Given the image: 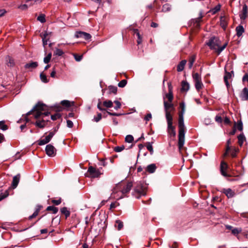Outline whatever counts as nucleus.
<instances>
[{
	"label": "nucleus",
	"instance_id": "64",
	"mask_svg": "<svg viewBox=\"0 0 248 248\" xmlns=\"http://www.w3.org/2000/svg\"><path fill=\"white\" fill-rule=\"evenodd\" d=\"M61 202H62V201H61V199H59V200H53L52 201V202L57 205H59L61 203Z\"/></svg>",
	"mask_w": 248,
	"mask_h": 248
},
{
	"label": "nucleus",
	"instance_id": "30",
	"mask_svg": "<svg viewBox=\"0 0 248 248\" xmlns=\"http://www.w3.org/2000/svg\"><path fill=\"white\" fill-rule=\"evenodd\" d=\"M61 213L65 216L66 218L70 216V212L66 207H63L61 209Z\"/></svg>",
	"mask_w": 248,
	"mask_h": 248
},
{
	"label": "nucleus",
	"instance_id": "58",
	"mask_svg": "<svg viewBox=\"0 0 248 248\" xmlns=\"http://www.w3.org/2000/svg\"><path fill=\"white\" fill-rule=\"evenodd\" d=\"M47 35V34L46 33H45L44 34L43 37H42L43 44L44 46L47 45V40L46 39Z\"/></svg>",
	"mask_w": 248,
	"mask_h": 248
},
{
	"label": "nucleus",
	"instance_id": "47",
	"mask_svg": "<svg viewBox=\"0 0 248 248\" xmlns=\"http://www.w3.org/2000/svg\"><path fill=\"white\" fill-rule=\"evenodd\" d=\"M235 127L239 131H242L243 129V124L242 122H238L235 125Z\"/></svg>",
	"mask_w": 248,
	"mask_h": 248
},
{
	"label": "nucleus",
	"instance_id": "17",
	"mask_svg": "<svg viewBox=\"0 0 248 248\" xmlns=\"http://www.w3.org/2000/svg\"><path fill=\"white\" fill-rule=\"evenodd\" d=\"M38 66V63L37 62H31L27 63L25 65V68L31 70L35 68Z\"/></svg>",
	"mask_w": 248,
	"mask_h": 248
},
{
	"label": "nucleus",
	"instance_id": "21",
	"mask_svg": "<svg viewBox=\"0 0 248 248\" xmlns=\"http://www.w3.org/2000/svg\"><path fill=\"white\" fill-rule=\"evenodd\" d=\"M6 64L9 67H13L15 65L14 60L11 57L7 56L6 57Z\"/></svg>",
	"mask_w": 248,
	"mask_h": 248
},
{
	"label": "nucleus",
	"instance_id": "45",
	"mask_svg": "<svg viewBox=\"0 0 248 248\" xmlns=\"http://www.w3.org/2000/svg\"><path fill=\"white\" fill-rule=\"evenodd\" d=\"M61 104L66 107H69L71 106V103L68 100H63L61 102Z\"/></svg>",
	"mask_w": 248,
	"mask_h": 248
},
{
	"label": "nucleus",
	"instance_id": "62",
	"mask_svg": "<svg viewBox=\"0 0 248 248\" xmlns=\"http://www.w3.org/2000/svg\"><path fill=\"white\" fill-rule=\"evenodd\" d=\"M170 6L168 4H165L162 7V11L164 12H166L168 11H169L170 10Z\"/></svg>",
	"mask_w": 248,
	"mask_h": 248
},
{
	"label": "nucleus",
	"instance_id": "43",
	"mask_svg": "<svg viewBox=\"0 0 248 248\" xmlns=\"http://www.w3.org/2000/svg\"><path fill=\"white\" fill-rule=\"evenodd\" d=\"M193 78L195 82L201 80V77L198 73L194 74L193 75Z\"/></svg>",
	"mask_w": 248,
	"mask_h": 248
},
{
	"label": "nucleus",
	"instance_id": "4",
	"mask_svg": "<svg viewBox=\"0 0 248 248\" xmlns=\"http://www.w3.org/2000/svg\"><path fill=\"white\" fill-rule=\"evenodd\" d=\"M178 146L180 150L183 147L185 143V125L184 120H178Z\"/></svg>",
	"mask_w": 248,
	"mask_h": 248
},
{
	"label": "nucleus",
	"instance_id": "52",
	"mask_svg": "<svg viewBox=\"0 0 248 248\" xmlns=\"http://www.w3.org/2000/svg\"><path fill=\"white\" fill-rule=\"evenodd\" d=\"M126 80L125 79H123L118 83V86L119 87L123 88L126 85Z\"/></svg>",
	"mask_w": 248,
	"mask_h": 248
},
{
	"label": "nucleus",
	"instance_id": "23",
	"mask_svg": "<svg viewBox=\"0 0 248 248\" xmlns=\"http://www.w3.org/2000/svg\"><path fill=\"white\" fill-rule=\"evenodd\" d=\"M156 167L155 164H151L146 167V171L149 173H153L155 171Z\"/></svg>",
	"mask_w": 248,
	"mask_h": 248
},
{
	"label": "nucleus",
	"instance_id": "25",
	"mask_svg": "<svg viewBox=\"0 0 248 248\" xmlns=\"http://www.w3.org/2000/svg\"><path fill=\"white\" fill-rule=\"evenodd\" d=\"M181 85H182L181 91H182V92H186L189 89V85L188 83V82L186 81H183L182 82Z\"/></svg>",
	"mask_w": 248,
	"mask_h": 248
},
{
	"label": "nucleus",
	"instance_id": "40",
	"mask_svg": "<svg viewBox=\"0 0 248 248\" xmlns=\"http://www.w3.org/2000/svg\"><path fill=\"white\" fill-rule=\"evenodd\" d=\"M9 195V192L8 190H6L3 193L0 194V201L5 199Z\"/></svg>",
	"mask_w": 248,
	"mask_h": 248
},
{
	"label": "nucleus",
	"instance_id": "9",
	"mask_svg": "<svg viewBox=\"0 0 248 248\" xmlns=\"http://www.w3.org/2000/svg\"><path fill=\"white\" fill-rule=\"evenodd\" d=\"M75 37L76 38H83L86 40H88L91 38V35L89 33L85 32L78 31L75 34Z\"/></svg>",
	"mask_w": 248,
	"mask_h": 248
},
{
	"label": "nucleus",
	"instance_id": "32",
	"mask_svg": "<svg viewBox=\"0 0 248 248\" xmlns=\"http://www.w3.org/2000/svg\"><path fill=\"white\" fill-rule=\"evenodd\" d=\"M46 210L52 211L53 214H56L58 211V208L53 206H49L47 207Z\"/></svg>",
	"mask_w": 248,
	"mask_h": 248
},
{
	"label": "nucleus",
	"instance_id": "61",
	"mask_svg": "<svg viewBox=\"0 0 248 248\" xmlns=\"http://www.w3.org/2000/svg\"><path fill=\"white\" fill-rule=\"evenodd\" d=\"M114 103L116 104V106L114 107L115 109L117 110L121 108V104L119 101H115Z\"/></svg>",
	"mask_w": 248,
	"mask_h": 248
},
{
	"label": "nucleus",
	"instance_id": "3",
	"mask_svg": "<svg viewBox=\"0 0 248 248\" xmlns=\"http://www.w3.org/2000/svg\"><path fill=\"white\" fill-rule=\"evenodd\" d=\"M146 189V186L145 184L141 182H137L134 184L132 195L135 198L139 199L141 196L145 195Z\"/></svg>",
	"mask_w": 248,
	"mask_h": 248
},
{
	"label": "nucleus",
	"instance_id": "18",
	"mask_svg": "<svg viewBox=\"0 0 248 248\" xmlns=\"http://www.w3.org/2000/svg\"><path fill=\"white\" fill-rule=\"evenodd\" d=\"M240 98L242 100H247L248 99V89L247 88H244L241 94Z\"/></svg>",
	"mask_w": 248,
	"mask_h": 248
},
{
	"label": "nucleus",
	"instance_id": "5",
	"mask_svg": "<svg viewBox=\"0 0 248 248\" xmlns=\"http://www.w3.org/2000/svg\"><path fill=\"white\" fill-rule=\"evenodd\" d=\"M220 42L218 38L213 37L211 38L208 42L206 43V44L210 47L212 49L215 50L217 52V49L218 48Z\"/></svg>",
	"mask_w": 248,
	"mask_h": 248
},
{
	"label": "nucleus",
	"instance_id": "20",
	"mask_svg": "<svg viewBox=\"0 0 248 248\" xmlns=\"http://www.w3.org/2000/svg\"><path fill=\"white\" fill-rule=\"evenodd\" d=\"M231 78L232 74L230 72H226L224 76V80L227 88H228L230 87L228 79H230Z\"/></svg>",
	"mask_w": 248,
	"mask_h": 248
},
{
	"label": "nucleus",
	"instance_id": "37",
	"mask_svg": "<svg viewBox=\"0 0 248 248\" xmlns=\"http://www.w3.org/2000/svg\"><path fill=\"white\" fill-rule=\"evenodd\" d=\"M0 129L3 131L8 129L7 125L5 124V122L3 121H0Z\"/></svg>",
	"mask_w": 248,
	"mask_h": 248
},
{
	"label": "nucleus",
	"instance_id": "38",
	"mask_svg": "<svg viewBox=\"0 0 248 248\" xmlns=\"http://www.w3.org/2000/svg\"><path fill=\"white\" fill-rule=\"evenodd\" d=\"M231 143V141L230 139H229L227 141V147H226V151L224 154V155L226 156L228 155V152L230 150V145Z\"/></svg>",
	"mask_w": 248,
	"mask_h": 248
},
{
	"label": "nucleus",
	"instance_id": "8",
	"mask_svg": "<svg viewBox=\"0 0 248 248\" xmlns=\"http://www.w3.org/2000/svg\"><path fill=\"white\" fill-rule=\"evenodd\" d=\"M167 132L170 137L174 138L176 136L175 127L172 124H167Z\"/></svg>",
	"mask_w": 248,
	"mask_h": 248
},
{
	"label": "nucleus",
	"instance_id": "11",
	"mask_svg": "<svg viewBox=\"0 0 248 248\" xmlns=\"http://www.w3.org/2000/svg\"><path fill=\"white\" fill-rule=\"evenodd\" d=\"M228 165L224 162H222L220 165V171L221 174L225 177L229 176L226 170L227 169Z\"/></svg>",
	"mask_w": 248,
	"mask_h": 248
},
{
	"label": "nucleus",
	"instance_id": "60",
	"mask_svg": "<svg viewBox=\"0 0 248 248\" xmlns=\"http://www.w3.org/2000/svg\"><path fill=\"white\" fill-rule=\"evenodd\" d=\"M238 149L236 148H234L231 153V155L232 157H235L236 155V153L238 152Z\"/></svg>",
	"mask_w": 248,
	"mask_h": 248
},
{
	"label": "nucleus",
	"instance_id": "46",
	"mask_svg": "<svg viewBox=\"0 0 248 248\" xmlns=\"http://www.w3.org/2000/svg\"><path fill=\"white\" fill-rule=\"evenodd\" d=\"M63 54V52L62 51V50L61 49H59V48H56L54 52V55H57L59 56H61Z\"/></svg>",
	"mask_w": 248,
	"mask_h": 248
},
{
	"label": "nucleus",
	"instance_id": "56",
	"mask_svg": "<svg viewBox=\"0 0 248 248\" xmlns=\"http://www.w3.org/2000/svg\"><path fill=\"white\" fill-rule=\"evenodd\" d=\"M61 115L59 113H56L54 115H51V118L52 120H56L61 117Z\"/></svg>",
	"mask_w": 248,
	"mask_h": 248
},
{
	"label": "nucleus",
	"instance_id": "6",
	"mask_svg": "<svg viewBox=\"0 0 248 248\" xmlns=\"http://www.w3.org/2000/svg\"><path fill=\"white\" fill-rule=\"evenodd\" d=\"M100 174L101 173L98 170H96L92 166H90L88 168V171L85 175L88 177L96 178L99 176Z\"/></svg>",
	"mask_w": 248,
	"mask_h": 248
},
{
	"label": "nucleus",
	"instance_id": "63",
	"mask_svg": "<svg viewBox=\"0 0 248 248\" xmlns=\"http://www.w3.org/2000/svg\"><path fill=\"white\" fill-rule=\"evenodd\" d=\"M152 118V114L151 113H148L147 114L145 117H144V120L147 122V121H150Z\"/></svg>",
	"mask_w": 248,
	"mask_h": 248
},
{
	"label": "nucleus",
	"instance_id": "12",
	"mask_svg": "<svg viewBox=\"0 0 248 248\" xmlns=\"http://www.w3.org/2000/svg\"><path fill=\"white\" fill-rule=\"evenodd\" d=\"M248 16V6L244 4L241 13L240 14V17L241 19L244 20Z\"/></svg>",
	"mask_w": 248,
	"mask_h": 248
},
{
	"label": "nucleus",
	"instance_id": "10",
	"mask_svg": "<svg viewBox=\"0 0 248 248\" xmlns=\"http://www.w3.org/2000/svg\"><path fill=\"white\" fill-rule=\"evenodd\" d=\"M35 0H27L26 3L22 4L19 6V8L22 10H25L29 7L32 6L35 3Z\"/></svg>",
	"mask_w": 248,
	"mask_h": 248
},
{
	"label": "nucleus",
	"instance_id": "49",
	"mask_svg": "<svg viewBox=\"0 0 248 248\" xmlns=\"http://www.w3.org/2000/svg\"><path fill=\"white\" fill-rule=\"evenodd\" d=\"M55 133V131L50 132L48 135L46 136V138L47 139V140L50 141L51 140L52 138L54 136Z\"/></svg>",
	"mask_w": 248,
	"mask_h": 248
},
{
	"label": "nucleus",
	"instance_id": "22",
	"mask_svg": "<svg viewBox=\"0 0 248 248\" xmlns=\"http://www.w3.org/2000/svg\"><path fill=\"white\" fill-rule=\"evenodd\" d=\"M236 35L237 36H241L244 32L245 30L242 25H239L236 28Z\"/></svg>",
	"mask_w": 248,
	"mask_h": 248
},
{
	"label": "nucleus",
	"instance_id": "57",
	"mask_svg": "<svg viewBox=\"0 0 248 248\" xmlns=\"http://www.w3.org/2000/svg\"><path fill=\"white\" fill-rule=\"evenodd\" d=\"M147 149L150 151L151 154L153 153L154 150L152 145L151 143L149 142L147 145Z\"/></svg>",
	"mask_w": 248,
	"mask_h": 248
},
{
	"label": "nucleus",
	"instance_id": "24",
	"mask_svg": "<svg viewBox=\"0 0 248 248\" xmlns=\"http://www.w3.org/2000/svg\"><path fill=\"white\" fill-rule=\"evenodd\" d=\"M170 113L171 111L165 112L167 124H172L173 119Z\"/></svg>",
	"mask_w": 248,
	"mask_h": 248
},
{
	"label": "nucleus",
	"instance_id": "27",
	"mask_svg": "<svg viewBox=\"0 0 248 248\" xmlns=\"http://www.w3.org/2000/svg\"><path fill=\"white\" fill-rule=\"evenodd\" d=\"M186 63V60L182 61L177 66V71L178 72L182 71L185 67V66Z\"/></svg>",
	"mask_w": 248,
	"mask_h": 248
},
{
	"label": "nucleus",
	"instance_id": "35",
	"mask_svg": "<svg viewBox=\"0 0 248 248\" xmlns=\"http://www.w3.org/2000/svg\"><path fill=\"white\" fill-rule=\"evenodd\" d=\"M37 20L42 23H44L46 22L45 15L44 14L40 15L38 17Z\"/></svg>",
	"mask_w": 248,
	"mask_h": 248
},
{
	"label": "nucleus",
	"instance_id": "59",
	"mask_svg": "<svg viewBox=\"0 0 248 248\" xmlns=\"http://www.w3.org/2000/svg\"><path fill=\"white\" fill-rule=\"evenodd\" d=\"M180 107L181 109V112L180 113H184L185 111V105L184 102H182L180 104Z\"/></svg>",
	"mask_w": 248,
	"mask_h": 248
},
{
	"label": "nucleus",
	"instance_id": "28",
	"mask_svg": "<svg viewBox=\"0 0 248 248\" xmlns=\"http://www.w3.org/2000/svg\"><path fill=\"white\" fill-rule=\"evenodd\" d=\"M238 143L240 146H241L244 141L246 140V138L243 134H241L238 136Z\"/></svg>",
	"mask_w": 248,
	"mask_h": 248
},
{
	"label": "nucleus",
	"instance_id": "36",
	"mask_svg": "<svg viewBox=\"0 0 248 248\" xmlns=\"http://www.w3.org/2000/svg\"><path fill=\"white\" fill-rule=\"evenodd\" d=\"M195 60V57L194 56H192L189 60L188 67L189 68L191 69L193 65V63Z\"/></svg>",
	"mask_w": 248,
	"mask_h": 248
},
{
	"label": "nucleus",
	"instance_id": "7",
	"mask_svg": "<svg viewBox=\"0 0 248 248\" xmlns=\"http://www.w3.org/2000/svg\"><path fill=\"white\" fill-rule=\"evenodd\" d=\"M56 149L51 144H48L46 147V155L50 157H54L56 154Z\"/></svg>",
	"mask_w": 248,
	"mask_h": 248
},
{
	"label": "nucleus",
	"instance_id": "16",
	"mask_svg": "<svg viewBox=\"0 0 248 248\" xmlns=\"http://www.w3.org/2000/svg\"><path fill=\"white\" fill-rule=\"evenodd\" d=\"M220 25L224 30L226 29L228 25V20L226 17L223 16L220 17Z\"/></svg>",
	"mask_w": 248,
	"mask_h": 248
},
{
	"label": "nucleus",
	"instance_id": "13",
	"mask_svg": "<svg viewBox=\"0 0 248 248\" xmlns=\"http://www.w3.org/2000/svg\"><path fill=\"white\" fill-rule=\"evenodd\" d=\"M20 178V175L18 174L13 177V181L12 183V186L13 188H15L17 187Z\"/></svg>",
	"mask_w": 248,
	"mask_h": 248
},
{
	"label": "nucleus",
	"instance_id": "53",
	"mask_svg": "<svg viewBox=\"0 0 248 248\" xmlns=\"http://www.w3.org/2000/svg\"><path fill=\"white\" fill-rule=\"evenodd\" d=\"M109 91L110 93L115 94L117 93V88L116 87L110 86L109 87Z\"/></svg>",
	"mask_w": 248,
	"mask_h": 248
},
{
	"label": "nucleus",
	"instance_id": "50",
	"mask_svg": "<svg viewBox=\"0 0 248 248\" xmlns=\"http://www.w3.org/2000/svg\"><path fill=\"white\" fill-rule=\"evenodd\" d=\"M102 119V114L100 113L97 114V116H94L93 120L95 122H98Z\"/></svg>",
	"mask_w": 248,
	"mask_h": 248
},
{
	"label": "nucleus",
	"instance_id": "14",
	"mask_svg": "<svg viewBox=\"0 0 248 248\" xmlns=\"http://www.w3.org/2000/svg\"><path fill=\"white\" fill-rule=\"evenodd\" d=\"M164 108L165 112L171 111L174 110V108L173 105L171 102L168 103L166 101L164 102Z\"/></svg>",
	"mask_w": 248,
	"mask_h": 248
},
{
	"label": "nucleus",
	"instance_id": "48",
	"mask_svg": "<svg viewBox=\"0 0 248 248\" xmlns=\"http://www.w3.org/2000/svg\"><path fill=\"white\" fill-rule=\"evenodd\" d=\"M75 59L77 62H80L82 59V55H78L77 54L74 53L73 54Z\"/></svg>",
	"mask_w": 248,
	"mask_h": 248
},
{
	"label": "nucleus",
	"instance_id": "15",
	"mask_svg": "<svg viewBox=\"0 0 248 248\" xmlns=\"http://www.w3.org/2000/svg\"><path fill=\"white\" fill-rule=\"evenodd\" d=\"M222 191L228 198H232L235 195L234 192L231 188L223 189Z\"/></svg>",
	"mask_w": 248,
	"mask_h": 248
},
{
	"label": "nucleus",
	"instance_id": "2",
	"mask_svg": "<svg viewBox=\"0 0 248 248\" xmlns=\"http://www.w3.org/2000/svg\"><path fill=\"white\" fill-rule=\"evenodd\" d=\"M132 186L133 184L131 182L127 184L122 182L118 183L113 189L111 197L117 200L122 199L126 195Z\"/></svg>",
	"mask_w": 248,
	"mask_h": 248
},
{
	"label": "nucleus",
	"instance_id": "34",
	"mask_svg": "<svg viewBox=\"0 0 248 248\" xmlns=\"http://www.w3.org/2000/svg\"><path fill=\"white\" fill-rule=\"evenodd\" d=\"M103 105L107 108H111L113 106V103L110 100H106L103 102Z\"/></svg>",
	"mask_w": 248,
	"mask_h": 248
},
{
	"label": "nucleus",
	"instance_id": "26",
	"mask_svg": "<svg viewBox=\"0 0 248 248\" xmlns=\"http://www.w3.org/2000/svg\"><path fill=\"white\" fill-rule=\"evenodd\" d=\"M42 208V206L41 205H38L36 206V210L34 212L33 214L29 217V219H31L33 218V217H36L38 215L40 210Z\"/></svg>",
	"mask_w": 248,
	"mask_h": 248
},
{
	"label": "nucleus",
	"instance_id": "39",
	"mask_svg": "<svg viewBox=\"0 0 248 248\" xmlns=\"http://www.w3.org/2000/svg\"><path fill=\"white\" fill-rule=\"evenodd\" d=\"M133 140V137L131 135H127L125 138V141L128 143H131Z\"/></svg>",
	"mask_w": 248,
	"mask_h": 248
},
{
	"label": "nucleus",
	"instance_id": "33",
	"mask_svg": "<svg viewBox=\"0 0 248 248\" xmlns=\"http://www.w3.org/2000/svg\"><path fill=\"white\" fill-rule=\"evenodd\" d=\"M49 141L47 140V139L46 137L44 139L40 140H38V145L41 146L45 145L47 143H48Z\"/></svg>",
	"mask_w": 248,
	"mask_h": 248
},
{
	"label": "nucleus",
	"instance_id": "44",
	"mask_svg": "<svg viewBox=\"0 0 248 248\" xmlns=\"http://www.w3.org/2000/svg\"><path fill=\"white\" fill-rule=\"evenodd\" d=\"M242 231V229L241 228H234L232 230V234L234 235H236Z\"/></svg>",
	"mask_w": 248,
	"mask_h": 248
},
{
	"label": "nucleus",
	"instance_id": "42",
	"mask_svg": "<svg viewBox=\"0 0 248 248\" xmlns=\"http://www.w3.org/2000/svg\"><path fill=\"white\" fill-rule=\"evenodd\" d=\"M51 53H49V54H48V55L44 58V62L45 63H48L50 59H51Z\"/></svg>",
	"mask_w": 248,
	"mask_h": 248
},
{
	"label": "nucleus",
	"instance_id": "31",
	"mask_svg": "<svg viewBox=\"0 0 248 248\" xmlns=\"http://www.w3.org/2000/svg\"><path fill=\"white\" fill-rule=\"evenodd\" d=\"M221 5L220 4H217L214 8H212L210 12L212 14H215L220 10Z\"/></svg>",
	"mask_w": 248,
	"mask_h": 248
},
{
	"label": "nucleus",
	"instance_id": "54",
	"mask_svg": "<svg viewBox=\"0 0 248 248\" xmlns=\"http://www.w3.org/2000/svg\"><path fill=\"white\" fill-rule=\"evenodd\" d=\"M227 45V43H225L222 46H219L218 48L217 49V53L218 54H219L226 47Z\"/></svg>",
	"mask_w": 248,
	"mask_h": 248
},
{
	"label": "nucleus",
	"instance_id": "55",
	"mask_svg": "<svg viewBox=\"0 0 248 248\" xmlns=\"http://www.w3.org/2000/svg\"><path fill=\"white\" fill-rule=\"evenodd\" d=\"M124 149V145L121 146H116L114 148V151L116 152H120L122 151Z\"/></svg>",
	"mask_w": 248,
	"mask_h": 248
},
{
	"label": "nucleus",
	"instance_id": "51",
	"mask_svg": "<svg viewBox=\"0 0 248 248\" xmlns=\"http://www.w3.org/2000/svg\"><path fill=\"white\" fill-rule=\"evenodd\" d=\"M116 224L117 225V229L120 230L123 227V223L120 220H116Z\"/></svg>",
	"mask_w": 248,
	"mask_h": 248
},
{
	"label": "nucleus",
	"instance_id": "29",
	"mask_svg": "<svg viewBox=\"0 0 248 248\" xmlns=\"http://www.w3.org/2000/svg\"><path fill=\"white\" fill-rule=\"evenodd\" d=\"M195 88L198 91H199L203 87L202 80L195 82Z\"/></svg>",
	"mask_w": 248,
	"mask_h": 248
},
{
	"label": "nucleus",
	"instance_id": "1",
	"mask_svg": "<svg viewBox=\"0 0 248 248\" xmlns=\"http://www.w3.org/2000/svg\"><path fill=\"white\" fill-rule=\"evenodd\" d=\"M47 107L44 104L38 103L27 114L28 115L33 114V117L36 119L35 125L41 128H44L48 121L45 120L44 117L48 116L49 112L46 111Z\"/></svg>",
	"mask_w": 248,
	"mask_h": 248
},
{
	"label": "nucleus",
	"instance_id": "19",
	"mask_svg": "<svg viewBox=\"0 0 248 248\" xmlns=\"http://www.w3.org/2000/svg\"><path fill=\"white\" fill-rule=\"evenodd\" d=\"M169 93L166 94V97L168 99L169 101L170 102L173 100V94L172 91V87L171 86L170 83H169Z\"/></svg>",
	"mask_w": 248,
	"mask_h": 248
},
{
	"label": "nucleus",
	"instance_id": "41",
	"mask_svg": "<svg viewBox=\"0 0 248 248\" xmlns=\"http://www.w3.org/2000/svg\"><path fill=\"white\" fill-rule=\"evenodd\" d=\"M40 77L42 82L44 83H47L48 81L47 79L46 76L43 73L40 74Z\"/></svg>",
	"mask_w": 248,
	"mask_h": 248
}]
</instances>
